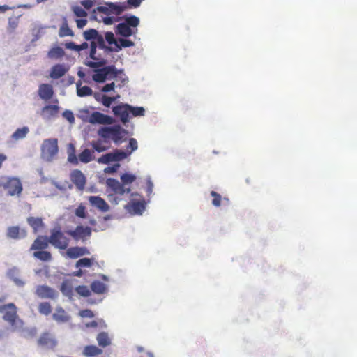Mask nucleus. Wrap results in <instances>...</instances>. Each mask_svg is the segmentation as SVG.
I'll return each instance as SVG.
<instances>
[{"label": "nucleus", "mask_w": 357, "mask_h": 357, "mask_svg": "<svg viewBox=\"0 0 357 357\" xmlns=\"http://www.w3.org/2000/svg\"><path fill=\"white\" fill-rule=\"evenodd\" d=\"M119 73L120 72L118 71L114 66H108L96 70L95 73L92 76V79L93 81L98 83L104 82L106 79H116L118 80L119 79H121V84H119V86L121 87L125 84L126 79L119 77L118 75Z\"/></svg>", "instance_id": "nucleus-1"}, {"label": "nucleus", "mask_w": 357, "mask_h": 357, "mask_svg": "<svg viewBox=\"0 0 357 357\" xmlns=\"http://www.w3.org/2000/svg\"><path fill=\"white\" fill-rule=\"evenodd\" d=\"M139 24V19L134 15L128 17L125 19V22L119 23L116 26V33L123 37H129L135 35L137 31V26Z\"/></svg>", "instance_id": "nucleus-2"}, {"label": "nucleus", "mask_w": 357, "mask_h": 357, "mask_svg": "<svg viewBox=\"0 0 357 357\" xmlns=\"http://www.w3.org/2000/svg\"><path fill=\"white\" fill-rule=\"evenodd\" d=\"M125 130L119 125L112 127H102L98 130V135L105 139H112L114 143L119 144L122 141L123 133Z\"/></svg>", "instance_id": "nucleus-3"}, {"label": "nucleus", "mask_w": 357, "mask_h": 357, "mask_svg": "<svg viewBox=\"0 0 357 357\" xmlns=\"http://www.w3.org/2000/svg\"><path fill=\"white\" fill-rule=\"evenodd\" d=\"M59 151L57 139H45L41 146V156L47 160L51 161Z\"/></svg>", "instance_id": "nucleus-4"}, {"label": "nucleus", "mask_w": 357, "mask_h": 357, "mask_svg": "<svg viewBox=\"0 0 357 357\" xmlns=\"http://www.w3.org/2000/svg\"><path fill=\"white\" fill-rule=\"evenodd\" d=\"M49 243L56 248L66 250L69 245L70 239L60 229H54L49 237Z\"/></svg>", "instance_id": "nucleus-5"}, {"label": "nucleus", "mask_w": 357, "mask_h": 357, "mask_svg": "<svg viewBox=\"0 0 357 357\" xmlns=\"http://www.w3.org/2000/svg\"><path fill=\"white\" fill-rule=\"evenodd\" d=\"M4 311L3 319L8 321L11 326H15L17 320H18L22 324V321L18 319L17 314V307L13 303H8L3 306H0V312Z\"/></svg>", "instance_id": "nucleus-6"}, {"label": "nucleus", "mask_w": 357, "mask_h": 357, "mask_svg": "<svg viewBox=\"0 0 357 357\" xmlns=\"http://www.w3.org/2000/svg\"><path fill=\"white\" fill-rule=\"evenodd\" d=\"M106 185L107 187V191L112 193L109 194V197H112L114 195H123L126 193H130L131 190L130 188L124 187L118 180L112 178H109L106 180Z\"/></svg>", "instance_id": "nucleus-7"}, {"label": "nucleus", "mask_w": 357, "mask_h": 357, "mask_svg": "<svg viewBox=\"0 0 357 357\" xmlns=\"http://www.w3.org/2000/svg\"><path fill=\"white\" fill-rule=\"evenodd\" d=\"M87 121L91 124L112 125L115 120L113 117L100 112H93L89 116Z\"/></svg>", "instance_id": "nucleus-8"}, {"label": "nucleus", "mask_w": 357, "mask_h": 357, "mask_svg": "<svg viewBox=\"0 0 357 357\" xmlns=\"http://www.w3.org/2000/svg\"><path fill=\"white\" fill-rule=\"evenodd\" d=\"M69 236H72L75 241H84L86 238L91 236V229L89 227L77 226L74 230H68L66 231Z\"/></svg>", "instance_id": "nucleus-9"}, {"label": "nucleus", "mask_w": 357, "mask_h": 357, "mask_svg": "<svg viewBox=\"0 0 357 357\" xmlns=\"http://www.w3.org/2000/svg\"><path fill=\"white\" fill-rule=\"evenodd\" d=\"M97 45L95 41H91L90 43V52L89 57L97 61H88L86 65L91 68L100 67L105 64V61L102 59L101 55L96 54Z\"/></svg>", "instance_id": "nucleus-10"}, {"label": "nucleus", "mask_w": 357, "mask_h": 357, "mask_svg": "<svg viewBox=\"0 0 357 357\" xmlns=\"http://www.w3.org/2000/svg\"><path fill=\"white\" fill-rule=\"evenodd\" d=\"M71 182L75 185L77 190H84L86 183V178L84 174L79 169H74L70 174Z\"/></svg>", "instance_id": "nucleus-11"}, {"label": "nucleus", "mask_w": 357, "mask_h": 357, "mask_svg": "<svg viewBox=\"0 0 357 357\" xmlns=\"http://www.w3.org/2000/svg\"><path fill=\"white\" fill-rule=\"evenodd\" d=\"M1 185L8 190L10 195H20L22 191L21 181L17 178H9L6 183H1Z\"/></svg>", "instance_id": "nucleus-12"}, {"label": "nucleus", "mask_w": 357, "mask_h": 357, "mask_svg": "<svg viewBox=\"0 0 357 357\" xmlns=\"http://www.w3.org/2000/svg\"><path fill=\"white\" fill-rule=\"evenodd\" d=\"M130 105L128 104H120L113 107L112 111L114 115L120 118V120L123 123H126L129 120L130 114Z\"/></svg>", "instance_id": "nucleus-13"}, {"label": "nucleus", "mask_w": 357, "mask_h": 357, "mask_svg": "<svg viewBox=\"0 0 357 357\" xmlns=\"http://www.w3.org/2000/svg\"><path fill=\"white\" fill-rule=\"evenodd\" d=\"M35 294L40 298L54 299L57 297V292L53 288L47 285H38L36 287Z\"/></svg>", "instance_id": "nucleus-14"}, {"label": "nucleus", "mask_w": 357, "mask_h": 357, "mask_svg": "<svg viewBox=\"0 0 357 357\" xmlns=\"http://www.w3.org/2000/svg\"><path fill=\"white\" fill-rule=\"evenodd\" d=\"M38 344L41 347L54 349L57 344V341L51 333L45 332L38 338Z\"/></svg>", "instance_id": "nucleus-15"}, {"label": "nucleus", "mask_w": 357, "mask_h": 357, "mask_svg": "<svg viewBox=\"0 0 357 357\" xmlns=\"http://www.w3.org/2000/svg\"><path fill=\"white\" fill-rule=\"evenodd\" d=\"M6 236L9 238L19 240L24 238L27 236V231L19 226H10L7 229Z\"/></svg>", "instance_id": "nucleus-16"}, {"label": "nucleus", "mask_w": 357, "mask_h": 357, "mask_svg": "<svg viewBox=\"0 0 357 357\" xmlns=\"http://www.w3.org/2000/svg\"><path fill=\"white\" fill-rule=\"evenodd\" d=\"M90 252L86 247H70L66 250V257L69 259H77L84 255H89Z\"/></svg>", "instance_id": "nucleus-17"}, {"label": "nucleus", "mask_w": 357, "mask_h": 357, "mask_svg": "<svg viewBox=\"0 0 357 357\" xmlns=\"http://www.w3.org/2000/svg\"><path fill=\"white\" fill-rule=\"evenodd\" d=\"M54 95L53 87L49 84H41L38 88V96L45 100H48L52 98Z\"/></svg>", "instance_id": "nucleus-18"}, {"label": "nucleus", "mask_w": 357, "mask_h": 357, "mask_svg": "<svg viewBox=\"0 0 357 357\" xmlns=\"http://www.w3.org/2000/svg\"><path fill=\"white\" fill-rule=\"evenodd\" d=\"M89 201L91 205L96 206L102 212H107L109 209V206L107 202L98 196H90L89 197Z\"/></svg>", "instance_id": "nucleus-19"}, {"label": "nucleus", "mask_w": 357, "mask_h": 357, "mask_svg": "<svg viewBox=\"0 0 357 357\" xmlns=\"http://www.w3.org/2000/svg\"><path fill=\"white\" fill-rule=\"evenodd\" d=\"M102 354V349L94 344L86 345L82 350V355L85 357H96Z\"/></svg>", "instance_id": "nucleus-20"}, {"label": "nucleus", "mask_w": 357, "mask_h": 357, "mask_svg": "<svg viewBox=\"0 0 357 357\" xmlns=\"http://www.w3.org/2000/svg\"><path fill=\"white\" fill-rule=\"evenodd\" d=\"M96 340L98 347L101 349L106 348L112 345V340L107 332H100L96 336Z\"/></svg>", "instance_id": "nucleus-21"}, {"label": "nucleus", "mask_w": 357, "mask_h": 357, "mask_svg": "<svg viewBox=\"0 0 357 357\" xmlns=\"http://www.w3.org/2000/svg\"><path fill=\"white\" fill-rule=\"evenodd\" d=\"M49 238L47 239L46 236H39L31 245V250L36 251L45 250L47 248Z\"/></svg>", "instance_id": "nucleus-22"}, {"label": "nucleus", "mask_w": 357, "mask_h": 357, "mask_svg": "<svg viewBox=\"0 0 357 357\" xmlns=\"http://www.w3.org/2000/svg\"><path fill=\"white\" fill-rule=\"evenodd\" d=\"M68 70V68L65 65L56 64L52 66L50 75L52 79H59L63 77Z\"/></svg>", "instance_id": "nucleus-23"}, {"label": "nucleus", "mask_w": 357, "mask_h": 357, "mask_svg": "<svg viewBox=\"0 0 357 357\" xmlns=\"http://www.w3.org/2000/svg\"><path fill=\"white\" fill-rule=\"evenodd\" d=\"M59 111V107L55 105H45L41 109V115L44 118L50 119L55 116Z\"/></svg>", "instance_id": "nucleus-24"}, {"label": "nucleus", "mask_w": 357, "mask_h": 357, "mask_svg": "<svg viewBox=\"0 0 357 357\" xmlns=\"http://www.w3.org/2000/svg\"><path fill=\"white\" fill-rule=\"evenodd\" d=\"M52 318L58 323L68 322L70 317L62 307H56V312L53 314Z\"/></svg>", "instance_id": "nucleus-25"}, {"label": "nucleus", "mask_w": 357, "mask_h": 357, "mask_svg": "<svg viewBox=\"0 0 357 357\" xmlns=\"http://www.w3.org/2000/svg\"><path fill=\"white\" fill-rule=\"evenodd\" d=\"M59 36L60 37L73 36V31L69 28L66 17H63L62 19V24L59 31Z\"/></svg>", "instance_id": "nucleus-26"}, {"label": "nucleus", "mask_w": 357, "mask_h": 357, "mask_svg": "<svg viewBox=\"0 0 357 357\" xmlns=\"http://www.w3.org/2000/svg\"><path fill=\"white\" fill-rule=\"evenodd\" d=\"M27 222L32 227L35 233L44 227V223L41 218L29 217L27 218Z\"/></svg>", "instance_id": "nucleus-27"}, {"label": "nucleus", "mask_w": 357, "mask_h": 357, "mask_svg": "<svg viewBox=\"0 0 357 357\" xmlns=\"http://www.w3.org/2000/svg\"><path fill=\"white\" fill-rule=\"evenodd\" d=\"M77 86V94L79 97L89 96L92 95L93 91L88 86H82V82L78 81L76 84Z\"/></svg>", "instance_id": "nucleus-28"}, {"label": "nucleus", "mask_w": 357, "mask_h": 357, "mask_svg": "<svg viewBox=\"0 0 357 357\" xmlns=\"http://www.w3.org/2000/svg\"><path fill=\"white\" fill-rule=\"evenodd\" d=\"M91 289L93 292L102 294L106 291L107 287L103 282L99 280H95L91 284Z\"/></svg>", "instance_id": "nucleus-29"}, {"label": "nucleus", "mask_w": 357, "mask_h": 357, "mask_svg": "<svg viewBox=\"0 0 357 357\" xmlns=\"http://www.w3.org/2000/svg\"><path fill=\"white\" fill-rule=\"evenodd\" d=\"M29 129L26 126H24L20 128H17L12 135L11 137L13 139L17 141L24 138L29 133Z\"/></svg>", "instance_id": "nucleus-30"}, {"label": "nucleus", "mask_w": 357, "mask_h": 357, "mask_svg": "<svg viewBox=\"0 0 357 357\" xmlns=\"http://www.w3.org/2000/svg\"><path fill=\"white\" fill-rule=\"evenodd\" d=\"M64 51L60 47H52L47 53V56L50 59H57L64 56Z\"/></svg>", "instance_id": "nucleus-31"}, {"label": "nucleus", "mask_w": 357, "mask_h": 357, "mask_svg": "<svg viewBox=\"0 0 357 357\" xmlns=\"http://www.w3.org/2000/svg\"><path fill=\"white\" fill-rule=\"evenodd\" d=\"M33 257L43 261H50L52 259V255L50 252L44 250L35 251Z\"/></svg>", "instance_id": "nucleus-32"}, {"label": "nucleus", "mask_w": 357, "mask_h": 357, "mask_svg": "<svg viewBox=\"0 0 357 357\" xmlns=\"http://www.w3.org/2000/svg\"><path fill=\"white\" fill-rule=\"evenodd\" d=\"M93 152L88 149H85L79 155V160L84 163H88L93 160Z\"/></svg>", "instance_id": "nucleus-33"}, {"label": "nucleus", "mask_w": 357, "mask_h": 357, "mask_svg": "<svg viewBox=\"0 0 357 357\" xmlns=\"http://www.w3.org/2000/svg\"><path fill=\"white\" fill-rule=\"evenodd\" d=\"M135 45V43L128 39L126 38H120L118 40V43L115 49H113V51L118 52L121 50L122 47H129Z\"/></svg>", "instance_id": "nucleus-34"}, {"label": "nucleus", "mask_w": 357, "mask_h": 357, "mask_svg": "<svg viewBox=\"0 0 357 357\" xmlns=\"http://www.w3.org/2000/svg\"><path fill=\"white\" fill-rule=\"evenodd\" d=\"M136 180V176L134 174L129 173L123 174L121 176V183L126 187L128 184H131Z\"/></svg>", "instance_id": "nucleus-35"}, {"label": "nucleus", "mask_w": 357, "mask_h": 357, "mask_svg": "<svg viewBox=\"0 0 357 357\" xmlns=\"http://www.w3.org/2000/svg\"><path fill=\"white\" fill-rule=\"evenodd\" d=\"M112 153L114 162L121 161L129 155V153L119 149L114 150Z\"/></svg>", "instance_id": "nucleus-36"}, {"label": "nucleus", "mask_w": 357, "mask_h": 357, "mask_svg": "<svg viewBox=\"0 0 357 357\" xmlns=\"http://www.w3.org/2000/svg\"><path fill=\"white\" fill-rule=\"evenodd\" d=\"M38 311L44 315H49L52 312L51 305L47 302L40 303L38 305Z\"/></svg>", "instance_id": "nucleus-37"}, {"label": "nucleus", "mask_w": 357, "mask_h": 357, "mask_svg": "<svg viewBox=\"0 0 357 357\" xmlns=\"http://www.w3.org/2000/svg\"><path fill=\"white\" fill-rule=\"evenodd\" d=\"M109 8L111 12L116 15L121 14L125 10V6L114 3H110L109 4Z\"/></svg>", "instance_id": "nucleus-38"}, {"label": "nucleus", "mask_w": 357, "mask_h": 357, "mask_svg": "<svg viewBox=\"0 0 357 357\" xmlns=\"http://www.w3.org/2000/svg\"><path fill=\"white\" fill-rule=\"evenodd\" d=\"M85 326L86 328H96L99 327L100 329L105 328L107 327V325L104 320L100 319L98 321H92L90 322H88L85 324Z\"/></svg>", "instance_id": "nucleus-39"}, {"label": "nucleus", "mask_w": 357, "mask_h": 357, "mask_svg": "<svg viewBox=\"0 0 357 357\" xmlns=\"http://www.w3.org/2000/svg\"><path fill=\"white\" fill-rule=\"evenodd\" d=\"M130 114L133 116H142L145 114V109L142 107H132L130 105Z\"/></svg>", "instance_id": "nucleus-40"}, {"label": "nucleus", "mask_w": 357, "mask_h": 357, "mask_svg": "<svg viewBox=\"0 0 357 357\" xmlns=\"http://www.w3.org/2000/svg\"><path fill=\"white\" fill-rule=\"evenodd\" d=\"M96 43L97 47L102 50H106L107 51H113V49L105 45V40L101 35H98L96 40H94Z\"/></svg>", "instance_id": "nucleus-41"}, {"label": "nucleus", "mask_w": 357, "mask_h": 357, "mask_svg": "<svg viewBox=\"0 0 357 357\" xmlns=\"http://www.w3.org/2000/svg\"><path fill=\"white\" fill-rule=\"evenodd\" d=\"M132 208L135 213L142 214L145 209V205L142 202H135L132 204Z\"/></svg>", "instance_id": "nucleus-42"}, {"label": "nucleus", "mask_w": 357, "mask_h": 357, "mask_svg": "<svg viewBox=\"0 0 357 357\" xmlns=\"http://www.w3.org/2000/svg\"><path fill=\"white\" fill-rule=\"evenodd\" d=\"M19 24L18 17H10L8 19V31L10 33H13L16 28L17 27Z\"/></svg>", "instance_id": "nucleus-43"}, {"label": "nucleus", "mask_w": 357, "mask_h": 357, "mask_svg": "<svg viewBox=\"0 0 357 357\" xmlns=\"http://www.w3.org/2000/svg\"><path fill=\"white\" fill-rule=\"evenodd\" d=\"M98 35V32L93 29L86 30L84 32V37L86 40L91 39L96 40Z\"/></svg>", "instance_id": "nucleus-44"}, {"label": "nucleus", "mask_w": 357, "mask_h": 357, "mask_svg": "<svg viewBox=\"0 0 357 357\" xmlns=\"http://www.w3.org/2000/svg\"><path fill=\"white\" fill-rule=\"evenodd\" d=\"M93 264L92 259L89 258H82L76 262V267H91Z\"/></svg>", "instance_id": "nucleus-45"}, {"label": "nucleus", "mask_w": 357, "mask_h": 357, "mask_svg": "<svg viewBox=\"0 0 357 357\" xmlns=\"http://www.w3.org/2000/svg\"><path fill=\"white\" fill-rule=\"evenodd\" d=\"M76 292L84 296V297H88L91 295V291L89 289V288L86 286L84 285H79L77 287H76Z\"/></svg>", "instance_id": "nucleus-46"}, {"label": "nucleus", "mask_w": 357, "mask_h": 357, "mask_svg": "<svg viewBox=\"0 0 357 357\" xmlns=\"http://www.w3.org/2000/svg\"><path fill=\"white\" fill-rule=\"evenodd\" d=\"M138 148L137 142L135 138H130L129 139L128 145L126 147L127 153H129V155L131 154V153L135 150H137Z\"/></svg>", "instance_id": "nucleus-47"}, {"label": "nucleus", "mask_w": 357, "mask_h": 357, "mask_svg": "<svg viewBox=\"0 0 357 357\" xmlns=\"http://www.w3.org/2000/svg\"><path fill=\"white\" fill-rule=\"evenodd\" d=\"M15 273H15V270L10 271V277L11 280L14 282L15 285H17V287H23L25 284L24 281L23 280L15 276Z\"/></svg>", "instance_id": "nucleus-48"}, {"label": "nucleus", "mask_w": 357, "mask_h": 357, "mask_svg": "<svg viewBox=\"0 0 357 357\" xmlns=\"http://www.w3.org/2000/svg\"><path fill=\"white\" fill-rule=\"evenodd\" d=\"M111 162H114L112 153H109L102 155L101 157H100L98 159V162L102 163V164H108Z\"/></svg>", "instance_id": "nucleus-49"}, {"label": "nucleus", "mask_w": 357, "mask_h": 357, "mask_svg": "<svg viewBox=\"0 0 357 357\" xmlns=\"http://www.w3.org/2000/svg\"><path fill=\"white\" fill-rule=\"evenodd\" d=\"M211 195L213 197L212 200V204L213 206L218 207L220 206L222 197L220 194L216 192L215 191H211Z\"/></svg>", "instance_id": "nucleus-50"}, {"label": "nucleus", "mask_w": 357, "mask_h": 357, "mask_svg": "<svg viewBox=\"0 0 357 357\" xmlns=\"http://www.w3.org/2000/svg\"><path fill=\"white\" fill-rule=\"evenodd\" d=\"M72 10L77 17H85L87 16V13L85 10L78 6H73Z\"/></svg>", "instance_id": "nucleus-51"}, {"label": "nucleus", "mask_w": 357, "mask_h": 357, "mask_svg": "<svg viewBox=\"0 0 357 357\" xmlns=\"http://www.w3.org/2000/svg\"><path fill=\"white\" fill-rule=\"evenodd\" d=\"M91 145L94 150L98 152H102L107 149L106 146H105L100 140H98L96 142H93Z\"/></svg>", "instance_id": "nucleus-52"}, {"label": "nucleus", "mask_w": 357, "mask_h": 357, "mask_svg": "<svg viewBox=\"0 0 357 357\" xmlns=\"http://www.w3.org/2000/svg\"><path fill=\"white\" fill-rule=\"evenodd\" d=\"M105 40L109 45H114L115 47H116L118 41L115 39L112 32H107L105 33Z\"/></svg>", "instance_id": "nucleus-53"}, {"label": "nucleus", "mask_w": 357, "mask_h": 357, "mask_svg": "<svg viewBox=\"0 0 357 357\" xmlns=\"http://www.w3.org/2000/svg\"><path fill=\"white\" fill-rule=\"evenodd\" d=\"M116 99V97H109L104 95L102 98V103L104 106L109 107Z\"/></svg>", "instance_id": "nucleus-54"}, {"label": "nucleus", "mask_w": 357, "mask_h": 357, "mask_svg": "<svg viewBox=\"0 0 357 357\" xmlns=\"http://www.w3.org/2000/svg\"><path fill=\"white\" fill-rule=\"evenodd\" d=\"M75 215L81 218H86V213L85 207L82 205H79L75 210Z\"/></svg>", "instance_id": "nucleus-55"}, {"label": "nucleus", "mask_w": 357, "mask_h": 357, "mask_svg": "<svg viewBox=\"0 0 357 357\" xmlns=\"http://www.w3.org/2000/svg\"><path fill=\"white\" fill-rule=\"evenodd\" d=\"M62 115L69 123H73L75 122L74 114L70 110L64 111Z\"/></svg>", "instance_id": "nucleus-56"}, {"label": "nucleus", "mask_w": 357, "mask_h": 357, "mask_svg": "<svg viewBox=\"0 0 357 357\" xmlns=\"http://www.w3.org/2000/svg\"><path fill=\"white\" fill-rule=\"evenodd\" d=\"M79 315L82 317H87V318H93L94 317L93 312L89 309L81 310L79 312Z\"/></svg>", "instance_id": "nucleus-57"}, {"label": "nucleus", "mask_w": 357, "mask_h": 357, "mask_svg": "<svg viewBox=\"0 0 357 357\" xmlns=\"http://www.w3.org/2000/svg\"><path fill=\"white\" fill-rule=\"evenodd\" d=\"M120 165L116 163L112 166L107 167L105 169V172L106 173H114L119 168Z\"/></svg>", "instance_id": "nucleus-58"}, {"label": "nucleus", "mask_w": 357, "mask_h": 357, "mask_svg": "<svg viewBox=\"0 0 357 357\" xmlns=\"http://www.w3.org/2000/svg\"><path fill=\"white\" fill-rule=\"evenodd\" d=\"M64 46L66 49L78 52V45H76L74 42L66 43Z\"/></svg>", "instance_id": "nucleus-59"}, {"label": "nucleus", "mask_w": 357, "mask_h": 357, "mask_svg": "<svg viewBox=\"0 0 357 357\" xmlns=\"http://www.w3.org/2000/svg\"><path fill=\"white\" fill-rule=\"evenodd\" d=\"M114 87H115V83L114 82L109 83V84H107L106 85H105L102 87V91H103V92H109L111 91H113L114 89Z\"/></svg>", "instance_id": "nucleus-60"}, {"label": "nucleus", "mask_w": 357, "mask_h": 357, "mask_svg": "<svg viewBox=\"0 0 357 357\" xmlns=\"http://www.w3.org/2000/svg\"><path fill=\"white\" fill-rule=\"evenodd\" d=\"M142 0H128L127 3L130 7L137 8L140 6Z\"/></svg>", "instance_id": "nucleus-61"}, {"label": "nucleus", "mask_w": 357, "mask_h": 357, "mask_svg": "<svg viewBox=\"0 0 357 357\" xmlns=\"http://www.w3.org/2000/svg\"><path fill=\"white\" fill-rule=\"evenodd\" d=\"M77 26L79 29L84 28L87 24L86 19H77L76 20Z\"/></svg>", "instance_id": "nucleus-62"}, {"label": "nucleus", "mask_w": 357, "mask_h": 357, "mask_svg": "<svg viewBox=\"0 0 357 357\" xmlns=\"http://www.w3.org/2000/svg\"><path fill=\"white\" fill-rule=\"evenodd\" d=\"M68 159V161L73 164H75V165L78 164V159L74 152L69 154Z\"/></svg>", "instance_id": "nucleus-63"}, {"label": "nucleus", "mask_w": 357, "mask_h": 357, "mask_svg": "<svg viewBox=\"0 0 357 357\" xmlns=\"http://www.w3.org/2000/svg\"><path fill=\"white\" fill-rule=\"evenodd\" d=\"M81 3L86 9H90L93 4L92 0H83Z\"/></svg>", "instance_id": "nucleus-64"}]
</instances>
